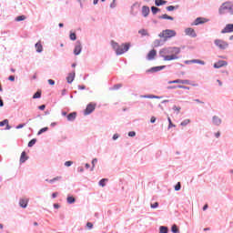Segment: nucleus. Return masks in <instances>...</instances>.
Returning <instances> with one entry per match:
<instances>
[{
    "instance_id": "obj_19",
    "label": "nucleus",
    "mask_w": 233,
    "mask_h": 233,
    "mask_svg": "<svg viewBox=\"0 0 233 233\" xmlns=\"http://www.w3.org/2000/svg\"><path fill=\"white\" fill-rule=\"evenodd\" d=\"M138 34H140V35L142 36H149V33L147 29H140L138 31Z\"/></svg>"
},
{
    "instance_id": "obj_44",
    "label": "nucleus",
    "mask_w": 233,
    "mask_h": 233,
    "mask_svg": "<svg viewBox=\"0 0 233 233\" xmlns=\"http://www.w3.org/2000/svg\"><path fill=\"white\" fill-rule=\"evenodd\" d=\"M72 165H73V162H72V161H66V162L65 163V166L67 167H71Z\"/></svg>"
},
{
    "instance_id": "obj_42",
    "label": "nucleus",
    "mask_w": 233,
    "mask_h": 233,
    "mask_svg": "<svg viewBox=\"0 0 233 233\" xmlns=\"http://www.w3.org/2000/svg\"><path fill=\"white\" fill-rule=\"evenodd\" d=\"M180 188H181V184H180V182H178V183H177V186H175V189H176L177 191H179Z\"/></svg>"
},
{
    "instance_id": "obj_9",
    "label": "nucleus",
    "mask_w": 233,
    "mask_h": 233,
    "mask_svg": "<svg viewBox=\"0 0 233 233\" xmlns=\"http://www.w3.org/2000/svg\"><path fill=\"white\" fill-rule=\"evenodd\" d=\"M96 109V105L95 104H89L85 110V116L90 115L94 110Z\"/></svg>"
},
{
    "instance_id": "obj_35",
    "label": "nucleus",
    "mask_w": 233,
    "mask_h": 233,
    "mask_svg": "<svg viewBox=\"0 0 233 233\" xmlns=\"http://www.w3.org/2000/svg\"><path fill=\"white\" fill-rule=\"evenodd\" d=\"M107 181H108V179L104 178V179L100 180L99 185L101 187H105L106 186V182H107Z\"/></svg>"
},
{
    "instance_id": "obj_17",
    "label": "nucleus",
    "mask_w": 233,
    "mask_h": 233,
    "mask_svg": "<svg viewBox=\"0 0 233 233\" xmlns=\"http://www.w3.org/2000/svg\"><path fill=\"white\" fill-rule=\"evenodd\" d=\"M75 77H76V73H69L66 80L69 84H71L74 80H75Z\"/></svg>"
},
{
    "instance_id": "obj_30",
    "label": "nucleus",
    "mask_w": 233,
    "mask_h": 233,
    "mask_svg": "<svg viewBox=\"0 0 233 233\" xmlns=\"http://www.w3.org/2000/svg\"><path fill=\"white\" fill-rule=\"evenodd\" d=\"M61 178H62V177H55V178H53L51 180L46 179V181L49 182V183H54L55 181H58Z\"/></svg>"
},
{
    "instance_id": "obj_58",
    "label": "nucleus",
    "mask_w": 233,
    "mask_h": 233,
    "mask_svg": "<svg viewBox=\"0 0 233 233\" xmlns=\"http://www.w3.org/2000/svg\"><path fill=\"white\" fill-rule=\"evenodd\" d=\"M208 204L204 205V207H203V210H207V209H208Z\"/></svg>"
},
{
    "instance_id": "obj_34",
    "label": "nucleus",
    "mask_w": 233,
    "mask_h": 233,
    "mask_svg": "<svg viewBox=\"0 0 233 233\" xmlns=\"http://www.w3.org/2000/svg\"><path fill=\"white\" fill-rule=\"evenodd\" d=\"M48 129H49L48 127H44V128H42V129L37 133V135L40 136V135H42L43 133L47 132Z\"/></svg>"
},
{
    "instance_id": "obj_63",
    "label": "nucleus",
    "mask_w": 233,
    "mask_h": 233,
    "mask_svg": "<svg viewBox=\"0 0 233 233\" xmlns=\"http://www.w3.org/2000/svg\"><path fill=\"white\" fill-rule=\"evenodd\" d=\"M54 207L55 208H59L60 206L58 204H55Z\"/></svg>"
},
{
    "instance_id": "obj_60",
    "label": "nucleus",
    "mask_w": 233,
    "mask_h": 233,
    "mask_svg": "<svg viewBox=\"0 0 233 233\" xmlns=\"http://www.w3.org/2000/svg\"><path fill=\"white\" fill-rule=\"evenodd\" d=\"M217 82L218 83V86H223L221 80H217Z\"/></svg>"
},
{
    "instance_id": "obj_31",
    "label": "nucleus",
    "mask_w": 233,
    "mask_h": 233,
    "mask_svg": "<svg viewBox=\"0 0 233 233\" xmlns=\"http://www.w3.org/2000/svg\"><path fill=\"white\" fill-rule=\"evenodd\" d=\"M167 121L169 122V127H167V128L170 129L172 127H176V126L173 125L172 120H171V118L169 116H167Z\"/></svg>"
},
{
    "instance_id": "obj_7",
    "label": "nucleus",
    "mask_w": 233,
    "mask_h": 233,
    "mask_svg": "<svg viewBox=\"0 0 233 233\" xmlns=\"http://www.w3.org/2000/svg\"><path fill=\"white\" fill-rule=\"evenodd\" d=\"M208 22V19L205 17H197L194 22L191 24V25H203Z\"/></svg>"
},
{
    "instance_id": "obj_43",
    "label": "nucleus",
    "mask_w": 233,
    "mask_h": 233,
    "mask_svg": "<svg viewBox=\"0 0 233 233\" xmlns=\"http://www.w3.org/2000/svg\"><path fill=\"white\" fill-rule=\"evenodd\" d=\"M177 88L185 89V90H189L190 89L189 87L184 86H177Z\"/></svg>"
},
{
    "instance_id": "obj_12",
    "label": "nucleus",
    "mask_w": 233,
    "mask_h": 233,
    "mask_svg": "<svg viewBox=\"0 0 233 233\" xmlns=\"http://www.w3.org/2000/svg\"><path fill=\"white\" fill-rule=\"evenodd\" d=\"M227 66H228V62H225V60H219L218 62H216L214 64V68H220Z\"/></svg>"
},
{
    "instance_id": "obj_57",
    "label": "nucleus",
    "mask_w": 233,
    "mask_h": 233,
    "mask_svg": "<svg viewBox=\"0 0 233 233\" xmlns=\"http://www.w3.org/2000/svg\"><path fill=\"white\" fill-rule=\"evenodd\" d=\"M0 106H1V107L4 106V102H3V100L1 99V96H0Z\"/></svg>"
},
{
    "instance_id": "obj_13",
    "label": "nucleus",
    "mask_w": 233,
    "mask_h": 233,
    "mask_svg": "<svg viewBox=\"0 0 233 233\" xmlns=\"http://www.w3.org/2000/svg\"><path fill=\"white\" fill-rule=\"evenodd\" d=\"M81 51H82V44L80 42H76V46L75 47L74 54L76 56H78V55H80Z\"/></svg>"
},
{
    "instance_id": "obj_45",
    "label": "nucleus",
    "mask_w": 233,
    "mask_h": 233,
    "mask_svg": "<svg viewBox=\"0 0 233 233\" xmlns=\"http://www.w3.org/2000/svg\"><path fill=\"white\" fill-rule=\"evenodd\" d=\"M159 204L157 202L151 204V208H158Z\"/></svg>"
},
{
    "instance_id": "obj_50",
    "label": "nucleus",
    "mask_w": 233,
    "mask_h": 233,
    "mask_svg": "<svg viewBox=\"0 0 233 233\" xmlns=\"http://www.w3.org/2000/svg\"><path fill=\"white\" fill-rule=\"evenodd\" d=\"M48 83H49V85L54 86L55 85V80L49 79Z\"/></svg>"
},
{
    "instance_id": "obj_10",
    "label": "nucleus",
    "mask_w": 233,
    "mask_h": 233,
    "mask_svg": "<svg viewBox=\"0 0 233 233\" xmlns=\"http://www.w3.org/2000/svg\"><path fill=\"white\" fill-rule=\"evenodd\" d=\"M233 32V24H228L224 29H222L221 34H228Z\"/></svg>"
},
{
    "instance_id": "obj_32",
    "label": "nucleus",
    "mask_w": 233,
    "mask_h": 233,
    "mask_svg": "<svg viewBox=\"0 0 233 233\" xmlns=\"http://www.w3.org/2000/svg\"><path fill=\"white\" fill-rule=\"evenodd\" d=\"M160 233H168V228L167 227H160Z\"/></svg>"
},
{
    "instance_id": "obj_28",
    "label": "nucleus",
    "mask_w": 233,
    "mask_h": 233,
    "mask_svg": "<svg viewBox=\"0 0 233 233\" xmlns=\"http://www.w3.org/2000/svg\"><path fill=\"white\" fill-rule=\"evenodd\" d=\"M41 95H42V92H41V91H37V92L34 95L33 98H34V99L40 98V97H41Z\"/></svg>"
},
{
    "instance_id": "obj_16",
    "label": "nucleus",
    "mask_w": 233,
    "mask_h": 233,
    "mask_svg": "<svg viewBox=\"0 0 233 233\" xmlns=\"http://www.w3.org/2000/svg\"><path fill=\"white\" fill-rule=\"evenodd\" d=\"M166 67V66H157V67H151L149 69V72H159L163 70Z\"/></svg>"
},
{
    "instance_id": "obj_5",
    "label": "nucleus",
    "mask_w": 233,
    "mask_h": 233,
    "mask_svg": "<svg viewBox=\"0 0 233 233\" xmlns=\"http://www.w3.org/2000/svg\"><path fill=\"white\" fill-rule=\"evenodd\" d=\"M214 44L219 48V49H226L228 46V44L227 42H224V40H215Z\"/></svg>"
},
{
    "instance_id": "obj_33",
    "label": "nucleus",
    "mask_w": 233,
    "mask_h": 233,
    "mask_svg": "<svg viewBox=\"0 0 233 233\" xmlns=\"http://www.w3.org/2000/svg\"><path fill=\"white\" fill-rule=\"evenodd\" d=\"M67 202H68L69 204H73V203L76 202V199H75V198H73V197H68V198H67Z\"/></svg>"
},
{
    "instance_id": "obj_40",
    "label": "nucleus",
    "mask_w": 233,
    "mask_h": 233,
    "mask_svg": "<svg viewBox=\"0 0 233 233\" xmlns=\"http://www.w3.org/2000/svg\"><path fill=\"white\" fill-rule=\"evenodd\" d=\"M191 63H197L199 65H205V62H203V60H191Z\"/></svg>"
},
{
    "instance_id": "obj_38",
    "label": "nucleus",
    "mask_w": 233,
    "mask_h": 233,
    "mask_svg": "<svg viewBox=\"0 0 233 233\" xmlns=\"http://www.w3.org/2000/svg\"><path fill=\"white\" fill-rule=\"evenodd\" d=\"M35 143H36V139L34 138V139H32V140L28 143V147H32Z\"/></svg>"
},
{
    "instance_id": "obj_39",
    "label": "nucleus",
    "mask_w": 233,
    "mask_h": 233,
    "mask_svg": "<svg viewBox=\"0 0 233 233\" xmlns=\"http://www.w3.org/2000/svg\"><path fill=\"white\" fill-rule=\"evenodd\" d=\"M70 39H71L72 41H76V33H71V34H70Z\"/></svg>"
},
{
    "instance_id": "obj_21",
    "label": "nucleus",
    "mask_w": 233,
    "mask_h": 233,
    "mask_svg": "<svg viewBox=\"0 0 233 233\" xmlns=\"http://www.w3.org/2000/svg\"><path fill=\"white\" fill-rule=\"evenodd\" d=\"M160 19H166V20H174V17L171 15H168L167 14H164L162 15H160Z\"/></svg>"
},
{
    "instance_id": "obj_55",
    "label": "nucleus",
    "mask_w": 233,
    "mask_h": 233,
    "mask_svg": "<svg viewBox=\"0 0 233 233\" xmlns=\"http://www.w3.org/2000/svg\"><path fill=\"white\" fill-rule=\"evenodd\" d=\"M45 108H46V106H45V105L39 106V109L42 110V111L45 110Z\"/></svg>"
},
{
    "instance_id": "obj_61",
    "label": "nucleus",
    "mask_w": 233,
    "mask_h": 233,
    "mask_svg": "<svg viewBox=\"0 0 233 233\" xmlns=\"http://www.w3.org/2000/svg\"><path fill=\"white\" fill-rule=\"evenodd\" d=\"M37 78V75H36V73H35V75L32 76V79H36Z\"/></svg>"
},
{
    "instance_id": "obj_49",
    "label": "nucleus",
    "mask_w": 233,
    "mask_h": 233,
    "mask_svg": "<svg viewBox=\"0 0 233 233\" xmlns=\"http://www.w3.org/2000/svg\"><path fill=\"white\" fill-rule=\"evenodd\" d=\"M25 126V124H20L16 127L17 129L23 128Z\"/></svg>"
},
{
    "instance_id": "obj_41",
    "label": "nucleus",
    "mask_w": 233,
    "mask_h": 233,
    "mask_svg": "<svg viewBox=\"0 0 233 233\" xmlns=\"http://www.w3.org/2000/svg\"><path fill=\"white\" fill-rule=\"evenodd\" d=\"M8 120L7 119H5V120H4V121H2V122H0V127H4V126H6V125H8Z\"/></svg>"
},
{
    "instance_id": "obj_1",
    "label": "nucleus",
    "mask_w": 233,
    "mask_h": 233,
    "mask_svg": "<svg viewBox=\"0 0 233 233\" xmlns=\"http://www.w3.org/2000/svg\"><path fill=\"white\" fill-rule=\"evenodd\" d=\"M181 52L180 47H166L160 49V56L164 57V61H173L178 59L177 55Z\"/></svg>"
},
{
    "instance_id": "obj_3",
    "label": "nucleus",
    "mask_w": 233,
    "mask_h": 233,
    "mask_svg": "<svg viewBox=\"0 0 233 233\" xmlns=\"http://www.w3.org/2000/svg\"><path fill=\"white\" fill-rule=\"evenodd\" d=\"M227 12L233 15V5L230 2L223 3L218 9L220 15H225Z\"/></svg>"
},
{
    "instance_id": "obj_64",
    "label": "nucleus",
    "mask_w": 233,
    "mask_h": 233,
    "mask_svg": "<svg viewBox=\"0 0 233 233\" xmlns=\"http://www.w3.org/2000/svg\"><path fill=\"white\" fill-rule=\"evenodd\" d=\"M6 129L7 130L11 129V127L8 124H6Z\"/></svg>"
},
{
    "instance_id": "obj_53",
    "label": "nucleus",
    "mask_w": 233,
    "mask_h": 233,
    "mask_svg": "<svg viewBox=\"0 0 233 233\" xmlns=\"http://www.w3.org/2000/svg\"><path fill=\"white\" fill-rule=\"evenodd\" d=\"M78 88H79L80 90H85V89H86V86H79Z\"/></svg>"
},
{
    "instance_id": "obj_6",
    "label": "nucleus",
    "mask_w": 233,
    "mask_h": 233,
    "mask_svg": "<svg viewBox=\"0 0 233 233\" xmlns=\"http://www.w3.org/2000/svg\"><path fill=\"white\" fill-rule=\"evenodd\" d=\"M185 35L187 36H190L192 38L197 37V33H196L195 29H193L192 27H187L185 29Z\"/></svg>"
},
{
    "instance_id": "obj_22",
    "label": "nucleus",
    "mask_w": 233,
    "mask_h": 233,
    "mask_svg": "<svg viewBox=\"0 0 233 233\" xmlns=\"http://www.w3.org/2000/svg\"><path fill=\"white\" fill-rule=\"evenodd\" d=\"M76 112L71 113V114H69V115L67 116L68 121H74V120L76 119Z\"/></svg>"
},
{
    "instance_id": "obj_29",
    "label": "nucleus",
    "mask_w": 233,
    "mask_h": 233,
    "mask_svg": "<svg viewBox=\"0 0 233 233\" xmlns=\"http://www.w3.org/2000/svg\"><path fill=\"white\" fill-rule=\"evenodd\" d=\"M189 123H190V120H189V119H186V120H183V121L180 123V126L186 127V126H187Z\"/></svg>"
},
{
    "instance_id": "obj_48",
    "label": "nucleus",
    "mask_w": 233,
    "mask_h": 233,
    "mask_svg": "<svg viewBox=\"0 0 233 233\" xmlns=\"http://www.w3.org/2000/svg\"><path fill=\"white\" fill-rule=\"evenodd\" d=\"M86 226H87V228H93V224L91 223V222H88L87 224H86Z\"/></svg>"
},
{
    "instance_id": "obj_47",
    "label": "nucleus",
    "mask_w": 233,
    "mask_h": 233,
    "mask_svg": "<svg viewBox=\"0 0 233 233\" xmlns=\"http://www.w3.org/2000/svg\"><path fill=\"white\" fill-rule=\"evenodd\" d=\"M97 163V159L95 158L93 161H92V164H93V167H92V170L94 169L95 167V165Z\"/></svg>"
},
{
    "instance_id": "obj_26",
    "label": "nucleus",
    "mask_w": 233,
    "mask_h": 233,
    "mask_svg": "<svg viewBox=\"0 0 233 233\" xmlns=\"http://www.w3.org/2000/svg\"><path fill=\"white\" fill-rule=\"evenodd\" d=\"M171 231L173 233H179V229L177 228V225H173V227H171Z\"/></svg>"
},
{
    "instance_id": "obj_4",
    "label": "nucleus",
    "mask_w": 233,
    "mask_h": 233,
    "mask_svg": "<svg viewBox=\"0 0 233 233\" xmlns=\"http://www.w3.org/2000/svg\"><path fill=\"white\" fill-rule=\"evenodd\" d=\"M177 35V32L174 29H164L158 37L164 38V41H167L168 39L175 37Z\"/></svg>"
},
{
    "instance_id": "obj_11",
    "label": "nucleus",
    "mask_w": 233,
    "mask_h": 233,
    "mask_svg": "<svg viewBox=\"0 0 233 233\" xmlns=\"http://www.w3.org/2000/svg\"><path fill=\"white\" fill-rule=\"evenodd\" d=\"M157 56V51H156V49H151V51L147 53V60L152 61L156 58Z\"/></svg>"
},
{
    "instance_id": "obj_37",
    "label": "nucleus",
    "mask_w": 233,
    "mask_h": 233,
    "mask_svg": "<svg viewBox=\"0 0 233 233\" xmlns=\"http://www.w3.org/2000/svg\"><path fill=\"white\" fill-rule=\"evenodd\" d=\"M166 9H167V11L172 12L174 10H176V6L175 5H167V7H166Z\"/></svg>"
},
{
    "instance_id": "obj_52",
    "label": "nucleus",
    "mask_w": 233,
    "mask_h": 233,
    "mask_svg": "<svg viewBox=\"0 0 233 233\" xmlns=\"http://www.w3.org/2000/svg\"><path fill=\"white\" fill-rule=\"evenodd\" d=\"M157 121V118L155 116L151 117V123H155Z\"/></svg>"
},
{
    "instance_id": "obj_25",
    "label": "nucleus",
    "mask_w": 233,
    "mask_h": 233,
    "mask_svg": "<svg viewBox=\"0 0 233 233\" xmlns=\"http://www.w3.org/2000/svg\"><path fill=\"white\" fill-rule=\"evenodd\" d=\"M27 159H28V157H26L25 152H23L21 155V157H20V162L25 163Z\"/></svg>"
},
{
    "instance_id": "obj_14",
    "label": "nucleus",
    "mask_w": 233,
    "mask_h": 233,
    "mask_svg": "<svg viewBox=\"0 0 233 233\" xmlns=\"http://www.w3.org/2000/svg\"><path fill=\"white\" fill-rule=\"evenodd\" d=\"M150 13V8L147 5L142 6V15L144 17H147Z\"/></svg>"
},
{
    "instance_id": "obj_59",
    "label": "nucleus",
    "mask_w": 233,
    "mask_h": 233,
    "mask_svg": "<svg viewBox=\"0 0 233 233\" xmlns=\"http://www.w3.org/2000/svg\"><path fill=\"white\" fill-rule=\"evenodd\" d=\"M194 101L197 102V103H198V104H204V102L199 101L198 99H195Z\"/></svg>"
},
{
    "instance_id": "obj_27",
    "label": "nucleus",
    "mask_w": 233,
    "mask_h": 233,
    "mask_svg": "<svg viewBox=\"0 0 233 233\" xmlns=\"http://www.w3.org/2000/svg\"><path fill=\"white\" fill-rule=\"evenodd\" d=\"M151 12L153 15H156L157 12H159V8L157 6H151Z\"/></svg>"
},
{
    "instance_id": "obj_23",
    "label": "nucleus",
    "mask_w": 233,
    "mask_h": 233,
    "mask_svg": "<svg viewBox=\"0 0 233 233\" xmlns=\"http://www.w3.org/2000/svg\"><path fill=\"white\" fill-rule=\"evenodd\" d=\"M35 48L38 53H41L43 51V46L41 42H37V44H35Z\"/></svg>"
},
{
    "instance_id": "obj_62",
    "label": "nucleus",
    "mask_w": 233,
    "mask_h": 233,
    "mask_svg": "<svg viewBox=\"0 0 233 233\" xmlns=\"http://www.w3.org/2000/svg\"><path fill=\"white\" fill-rule=\"evenodd\" d=\"M52 197H53L54 198H56L57 197V193H54V194L52 195Z\"/></svg>"
},
{
    "instance_id": "obj_24",
    "label": "nucleus",
    "mask_w": 233,
    "mask_h": 233,
    "mask_svg": "<svg viewBox=\"0 0 233 233\" xmlns=\"http://www.w3.org/2000/svg\"><path fill=\"white\" fill-rule=\"evenodd\" d=\"M166 4H167L166 0H155V5L157 6L164 5Z\"/></svg>"
},
{
    "instance_id": "obj_8",
    "label": "nucleus",
    "mask_w": 233,
    "mask_h": 233,
    "mask_svg": "<svg viewBox=\"0 0 233 233\" xmlns=\"http://www.w3.org/2000/svg\"><path fill=\"white\" fill-rule=\"evenodd\" d=\"M167 84H169V85H172V84L190 85V80H180L179 78H177V80H169V82Z\"/></svg>"
},
{
    "instance_id": "obj_56",
    "label": "nucleus",
    "mask_w": 233,
    "mask_h": 233,
    "mask_svg": "<svg viewBox=\"0 0 233 233\" xmlns=\"http://www.w3.org/2000/svg\"><path fill=\"white\" fill-rule=\"evenodd\" d=\"M215 137H216L217 138H218V137H220V132H217V133L215 134Z\"/></svg>"
},
{
    "instance_id": "obj_54",
    "label": "nucleus",
    "mask_w": 233,
    "mask_h": 233,
    "mask_svg": "<svg viewBox=\"0 0 233 233\" xmlns=\"http://www.w3.org/2000/svg\"><path fill=\"white\" fill-rule=\"evenodd\" d=\"M118 137H119V136L117 134H116V135H114L113 139L116 140Z\"/></svg>"
},
{
    "instance_id": "obj_18",
    "label": "nucleus",
    "mask_w": 233,
    "mask_h": 233,
    "mask_svg": "<svg viewBox=\"0 0 233 233\" xmlns=\"http://www.w3.org/2000/svg\"><path fill=\"white\" fill-rule=\"evenodd\" d=\"M212 122L216 126H219L221 124V119L218 116H213L212 117Z\"/></svg>"
},
{
    "instance_id": "obj_15",
    "label": "nucleus",
    "mask_w": 233,
    "mask_h": 233,
    "mask_svg": "<svg viewBox=\"0 0 233 233\" xmlns=\"http://www.w3.org/2000/svg\"><path fill=\"white\" fill-rule=\"evenodd\" d=\"M28 201H29L28 198H23L20 199L19 205H20L22 208H25L27 207Z\"/></svg>"
},
{
    "instance_id": "obj_36",
    "label": "nucleus",
    "mask_w": 233,
    "mask_h": 233,
    "mask_svg": "<svg viewBox=\"0 0 233 233\" xmlns=\"http://www.w3.org/2000/svg\"><path fill=\"white\" fill-rule=\"evenodd\" d=\"M173 111L177 112V114H179L181 111V107L180 106H173Z\"/></svg>"
},
{
    "instance_id": "obj_51",
    "label": "nucleus",
    "mask_w": 233,
    "mask_h": 233,
    "mask_svg": "<svg viewBox=\"0 0 233 233\" xmlns=\"http://www.w3.org/2000/svg\"><path fill=\"white\" fill-rule=\"evenodd\" d=\"M8 79H9V81L14 82L15 81V76H13V75H11Z\"/></svg>"
},
{
    "instance_id": "obj_2",
    "label": "nucleus",
    "mask_w": 233,
    "mask_h": 233,
    "mask_svg": "<svg viewBox=\"0 0 233 233\" xmlns=\"http://www.w3.org/2000/svg\"><path fill=\"white\" fill-rule=\"evenodd\" d=\"M112 46L116 50V56H120L129 50L130 44H122V46H118L117 42H112Z\"/></svg>"
},
{
    "instance_id": "obj_46",
    "label": "nucleus",
    "mask_w": 233,
    "mask_h": 233,
    "mask_svg": "<svg viewBox=\"0 0 233 233\" xmlns=\"http://www.w3.org/2000/svg\"><path fill=\"white\" fill-rule=\"evenodd\" d=\"M128 136L131 137H136V132L131 131V132H129Z\"/></svg>"
},
{
    "instance_id": "obj_20",
    "label": "nucleus",
    "mask_w": 233,
    "mask_h": 233,
    "mask_svg": "<svg viewBox=\"0 0 233 233\" xmlns=\"http://www.w3.org/2000/svg\"><path fill=\"white\" fill-rule=\"evenodd\" d=\"M26 19V15H18L15 18V22H21V21H25Z\"/></svg>"
}]
</instances>
